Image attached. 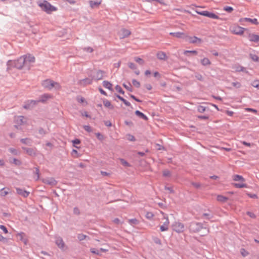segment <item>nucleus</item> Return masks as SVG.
<instances>
[{"label":"nucleus","instance_id":"10","mask_svg":"<svg viewBox=\"0 0 259 259\" xmlns=\"http://www.w3.org/2000/svg\"><path fill=\"white\" fill-rule=\"evenodd\" d=\"M104 73H105V71L101 70H97L95 75H94V76L92 75V78H93V80H95L96 81L101 80L103 79V78L104 77Z\"/></svg>","mask_w":259,"mask_h":259},{"label":"nucleus","instance_id":"29","mask_svg":"<svg viewBox=\"0 0 259 259\" xmlns=\"http://www.w3.org/2000/svg\"><path fill=\"white\" fill-rule=\"evenodd\" d=\"M52 89L54 88L56 90L59 91L61 89V86L59 83L55 82L52 80V83L51 84Z\"/></svg>","mask_w":259,"mask_h":259},{"label":"nucleus","instance_id":"52","mask_svg":"<svg viewBox=\"0 0 259 259\" xmlns=\"http://www.w3.org/2000/svg\"><path fill=\"white\" fill-rule=\"evenodd\" d=\"M34 169L35 170L33 172V173L37 176V178L35 180L37 181L39 179V169L38 167H34Z\"/></svg>","mask_w":259,"mask_h":259},{"label":"nucleus","instance_id":"21","mask_svg":"<svg viewBox=\"0 0 259 259\" xmlns=\"http://www.w3.org/2000/svg\"><path fill=\"white\" fill-rule=\"evenodd\" d=\"M135 113L137 116H138L141 119H143L145 120H148V117L146 115H145L144 113H143L142 112L139 110H136Z\"/></svg>","mask_w":259,"mask_h":259},{"label":"nucleus","instance_id":"44","mask_svg":"<svg viewBox=\"0 0 259 259\" xmlns=\"http://www.w3.org/2000/svg\"><path fill=\"white\" fill-rule=\"evenodd\" d=\"M206 108L202 105H199L197 107V111L200 113H203L206 111Z\"/></svg>","mask_w":259,"mask_h":259},{"label":"nucleus","instance_id":"50","mask_svg":"<svg viewBox=\"0 0 259 259\" xmlns=\"http://www.w3.org/2000/svg\"><path fill=\"white\" fill-rule=\"evenodd\" d=\"M115 89L118 93L123 95L124 94V92L123 91V90L122 89L120 85H116L115 87Z\"/></svg>","mask_w":259,"mask_h":259},{"label":"nucleus","instance_id":"28","mask_svg":"<svg viewBox=\"0 0 259 259\" xmlns=\"http://www.w3.org/2000/svg\"><path fill=\"white\" fill-rule=\"evenodd\" d=\"M89 3H90V7L94 9L95 8L98 7L99 6V5L101 4V1H100V2H95V1H90L89 2Z\"/></svg>","mask_w":259,"mask_h":259},{"label":"nucleus","instance_id":"36","mask_svg":"<svg viewBox=\"0 0 259 259\" xmlns=\"http://www.w3.org/2000/svg\"><path fill=\"white\" fill-rule=\"evenodd\" d=\"M233 68L235 69V71L236 72H244L245 71V68L241 66H240L239 65H235L234 67H233Z\"/></svg>","mask_w":259,"mask_h":259},{"label":"nucleus","instance_id":"31","mask_svg":"<svg viewBox=\"0 0 259 259\" xmlns=\"http://www.w3.org/2000/svg\"><path fill=\"white\" fill-rule=\"evenodd\" d=\"M24 119V116H19L16 118L15 121L18 124L21 125L24 123V122L23 121Z\"/></svg>","mask_w":259,"mask_h":259},{"label":"nucleus","instance_id":"60","mask_svg":"<svg viewBox=\"0 0 259 259\" xmlns=\"http://www.w3.org/2000/svg\"><path fill=\"white\" fill-rule=\"evenodd\" d=\"M232 84L234 87L237 89L240 88L241 86V84L239 82H233L232 83Z\"/></svg>","mask_w":259,"mask_h":259},{"label":"nucleus","instance_id":"16","mask_svg":"<svg viewBox=\"0 0 259 259\" xmlns=\"http://www.w3.org/2000/svg\"><path fill=\"white\" fill-rule=\"evenodd\" d=\"M52 97V96L50 94H44L42 95H41L39 97V99L38 100H37V103L38 102H42L45 103L49 99L51 98Z\"/></svg>","mask_w":259,"mask_h":259},{"label":"nucleus","instance_id":"33","mask_svg":"<svg viewBox=\"0 0 259 259\" xmlns=\"http://www.w3.org/2000/svg\"><path fill=\"white\" fill-rule=\"evenodd\" d=\"M228 200V198L223 195H220L217 196V200L221 202H226Z\"/></svg>","mask_w":259,"mask_h":259},{"label":"nucleus","instance_id":"54","mask_svg":"<svg viewBox=\"0 0 259 259\" xmlns=\"http://www.w3.org/2000/svg\"><path fill=\"white\" fill-rule=\"evenodd\" d=\"M240 253L243 257L246 256L249 253L244 248H241Z\"/></svg>","mask_w":259,"mask_h":259},{"label":"nucleus","instance_id":"49","mask_svg":"<svg viewBox=\"0 0 259 259\" xmlns=\"http://www.w3.org/2000/svg\"><path fill=\"white\" fill-rule=\"evenodd\" d=\"M162 175L163 176L165 177H170L171 176V172L169 170L165 169L163 171Z\"/></svg>","mask_w":259,"mask_h":259},{"label":"nucleus","instance_id":"62","mask_svg":"<svg viewBox=\"0 0 259 259\" xmlns=\"http://www.w3.org/2000/svg\"><path fill=\"white\" fill-rule=\"evenodd\" d=\"M91 252L93 253L99 255L100 254V250L96 248H91Z\"/></svg>","mask_w":259,"mask_h":259},{"label":"nucleus","instance_id":"39","mask_svg":"<svg viewBox=\"0 0 259 259\" xmlns=\"http://www.w3.org/2000/svg\"><path fill=\"white\" fill-rule=\"evenodd\" d=\"M119 160L120 161L121 164L123 165V166H124L125 167L131 166V164L127 161H126L124 159L119 158Z\"/></svg>","mask_w":259,"mask_h":259},{"label":"nucleus","instance_id":"5","mask_svg":"<svg viewBox=\"0 0 259 259\" xmlns=\"http://www.w3.org/2000/svg\"><path fill=\"white\" fill-rule=\"evenodd\" d=\"M196 12L202 16H206L210 18H212L214 19H219V17L215 14L214 13L207 11H196Z\"/></svg>","mask_w":259,"mask_h":259},{"label":"nucleus","instance_id":"7","mask_svg":"<svg viewBox=\"0 0 259 259\" xmlns=\"http://www.w3.org/2000/svg\"><path fill=\"white\" fill-rule=\"evenodd\" d=\"M172 230L177 233L183 232L184 230V225L180 222H175L172 225Z\"/></svg>","mask_w":259,"mask_h":259},{"label":"nucleus","instance_id":"63","mask_svg":"<svg viewBox=\"0 0 259 259\" xmlns=\"http://www.w3.org/2000/svg\"><path fill=\"white\" fill-rule=\"evenodd\" d=\"M96 137L99 140H103V139H104V136L103 135H102L101 134H100V133H96Z\"/></svg>","mask_w":259,"mask_h":259},{"label":"nucleus","instance_id":"23","mask_svg":"<svg viewBox=\"0 0 259 259\" xmlns=\"http://www.w3.org/2000/svg\"><path fill=\"white\" fill-rule=\"evenodd\" d=\"M103 105L105 107H106L110 109H111V110H113L114 109L113 105H112L111 104V102L109 101H108V100L104 99L103 101Z\"/></svg>","mask_w":259,"mask_h":259},{"label":"nucleus","instance_id":"47","mask_svg":"<svg viewBox=\"0 0 259 259\" xmlns=\"http://www.w3.org/2000/svg\"><path fill=\"white\" fill-rule=\"evenodd\" d=\"M223 10L227 12L228 13H231L233 12V11L234 10L233 7H230V6H225L223 8Z\"/></svg>","mask_w":259,"mask_h":259},{"label":"nucleus","instance_id":"56","mask_svg":"<svg viewBox=\"0 0 259 259\" xmlns=\"http://www.w3.org/2000/svg\"><path fill=\"white\" fill-rule=\"evenodd\" d=\"M87 237V235L83 234H78L77 235V238L79 241L83 240Z\"/></svg>","mask_w":259,"mask_h":259},{"label":"nucleus","instance_id":"57","mask_svg":"<svg viewBox=\"0 0 259 259\" xmlns=\"http://www.w3.org/2000/svg\"><path fill=\"white\" fill-rule=\"evenodd\" d=\"M72 143H73V146L76 148H79L78 147L75 146L76 144H79L80 143V140L78 139H75L74 140H73L72 141Z\"/></svg>","mask_w":259,"mask_h":259},{"label":"nucleus","instance_id":"17","mask_svg":"<svg viewBox=\"0 0 259 259\" xmlns=\"http://www.w3.org/2000/svg\"><path fill=\"white\" fill-rule=\"evenodd\" d=\"M239 22L240 23H242L244 22H250V23H251L253 24H255V25L258 24L257 20L256 18H254V19H251V18H241L239 20Z\"/></svg>","mask_w":259,"mask_h":259},{"label":"nucleus","instance_id":"11","mask_svg":"<svg viewBox=\"0 0 259 259\" xmlns=\"http://www.w3.org/2000/svg\"><path fill=\"white\" fill-rule=\"evenodd\" d=\"M55 243L58 246V247L60 248L61 249L63 250H64V247H65V245L64 242L61 237H57L55 240Z\"/></svg>","mask_w":259,"mask_h":259},{"label":"nucleus","instance_id":"9","mask_svg":"<svg viewBox=\"0 0 259 259\" xmlns=\"http://www.w3.org/2000/svg\"><path fill=\"white\" fill-rule=\"evenodd\" d=\"M37 103V100H28L25 102L23 107L25 109H30L34 107Z\"/></svg>","mask_w":259,"mask_h":259},{"label":"nucleus","instance_id":"59","mask_svg":"<svg viewBox=\"0 0 259 259\" xmlns=\"http://www.w3.org/2000/svg\"><path fill=\"white\" fill-rule=\"evenodd\" d=\"M128 66L131 69L133 70H136L137 68L136 65L132 62L129 63Z\"/></svg>","mask_w":259,"mask_h":259},{"label":"nucleus","instance_id":"45","mask_svg":"<svg viewBox=\"0 0 259 259\" xmlns=\"http://www.w3.org/2000/svg\"><path fill=\"white\" fill-rule=\"evenodd\" d=\"M251 85L257 89H259V80H255L251 83Z\"/></svg>","mask_w":259,"mask_h":259},{"label":"nucleus","instance_id":"34","mask_svg":"<svg viewBox=\"0 0 259 259\" xmlns=\"http://www.w3.org/2000/svg\"><path fill=\"white\" fill-rule=\"evenodd\" d=\"M201 63L203 66H207L210 65L211 62L207 58H204L201 60Z\"/></svg>","mask_w":259,"mask_h":259},{"label":"nucleus","instance_id":"35","mask_svg":"<svg viewBox=\"0 0 259 259\" xmlns=\"http://www.w3.org/2000/svg\"><path fill=\"white\" fill-rule=\"evenodd\" d=\"M10 162L17 166H19L22 164V162L20 160L15 158H13L11 160H10Z\"/></svg>","mask_w":259,"mask_h":259},{"label":"nucleus","instance_id":"64","mask_svg":"<svg viewBox=\"0 0 259 259\" xmlns=\"http://www.w3.org/2000/svg\"><path fill=\"white\" fill-rule=\"evenodd\" d=\"M71 154L73 157H78V153L76 150L73 149L71 152Z\"/></svg>","mask_w":259,"mask_h":259},{"label":"nucleus","instance_id":"20","mask_svg":"<svg viewBox=\"0 0 259 259\" xmlns=\"http://www.w3.org/2000/svg\"><path fill=\"white\" fill-rule=\"evenodd\" d=\"M157 58L160 60H166L167 59L166 54L162 51H159L156 54Z\"/></svg>","mask_w":259,"mask_h":259},{"label":"nucleus","instance_id":"25","mask_svg":"<svg viewBox=\"0 0 259 259\" xmlns=\"http://www.w3.org/2000/svg\"><path fill=\"white\" fill-rule=\"evenodd\" d=\"M103 85L104 88L108 89L110 91H112L113 90L112 88V84L109 81L104 80L103 81Z\"/></svg>","mask_w":259,"mask_h":259},{"label":"nucleus","instance_id":"41","mask_svg":"<svg viewBox=\"0 0 259 259\" xmlns=\"http://www.w3.org/2000/svg\"><path fill=\"white\" fill-rule=\"evenodd\" d=\"M123 86L128 91L131 92H133V90L132 86L130 82H128V85L126 84L125 83H123Z\"/></svg>","mask_w":259,"mask_h":259},{"label":"nucleus","instance_id":"2","mask_svg":"<svg viewBox=\"0 0 259 259\" xmlns=\"http://www.w3.org/2000/svg\"><path fill=\"white\" fill-rule=\"evenodd\" d=\"M189 229L192 233H198L203 230L204 232L200 234L201 236H206L209 233V229L203 227V224L201 223L192 222L190 223Z\"/></svg>","mask_w":259,"mask_h":259},{"label":"nucleus","instance_id":"61","mask_svg":"<svg viewBox=\"0 0 259 259\" xmlns=\"http://www.w3.org/2000/svg\"><path fill=\"white\" fill-rule=\"evenodd\" d=\"M83 128L85 131L89 133H91L92 131L91 127L89 125H83Z\"/></svg>","mask_w":259,"mask_h":259},{"label":"nucleus","instance_id":"53","mask_svg":"<svg viewBox=\"0 0 259 259\" xmlns=\"http://www.w3.org/2000/svg\"><path fill=\"white\" fill-rule=\"evenodd\" d=\"M5 188H2L0 190V195L1 196H5L7 194H8L9 192L5 190Z\"/></svg>","mask_w":259,"mask_h":259},{"label":"nucleus","instance_id":"55","mask_svg":"<svg viewBox=\"0 0 259 259\" xmlns=\"http://www.w3.org/2000/svg\"><path fill=\"white\" fill-rule=\"evenodd\" d=\"M126 137H127V140L130 141H136L135 137L131 134H127Z\"/></svg>","mask_w":259,"mask_h":259},{"label":"nucleus","instance_id":"8","mask_svg":"<svg viewBox=\"0 0 259 259\" xmlns=\"http://www.w3.org/2000/svg\"><path fill=\"white\" fill-rule=\"evenodd\" d=\"M22 149L24 150L26 153L30 156H36L37 155V149L34 148H27L22 147Z\"/></svg>","mask_w":259,"mask_h":259},{"label":"nucleus","instance_id":"24","mask_svg":"<svg viewBox=\"0 0 259 259\" xmlns=\"http://www.w3.org/2000/svg\"><path fill=\"white\" fill-rule=\"evenodd\" d=\"M131 32V31L126 29L123 28L121 30V34L122 35V38H125L128 37Z\"/></svg>","mask_w":259,"mask_h":259},{"label":"nucleus","instance_id":"58","mask_svg":"<svg viewBox=\"0 0 259 259\" xmlns=\"http://www.w3.org/2000/svg\"><path fill=\"white\" fill-rule=\"evenodd\" d=\"M203 217H205L208 220H209L213 218V215L212 214L208 213H204L203 214Z\"/></svg>","mask_w":259,"mask_h":259},{"label":"nucleus","instance_id":"32","mask_svg":"<svg viewBox=\"0 0 259 259\" xmlns=\"http://www.w3.org/2000/svg\"><path fill=\"white\" fill-rule=\"evenodd\" d=\"M128 223L132 226H134L139 224L140 221L137 219H132L128 220Z\"/></svg>","mask_w":259,"mask_h":259},{"label":"nucleus","instance_id":"26","mask_svg":"<svg viewBox=\"0 0 259 259\" xmlns=\"http://www.w3.org/2000/svg\"><path fill=\"white\" fill-rule=\"evenodd\" d=\"M20 142L26 145L31 146L32 144V140L30 138H24L20 140Z\"/></svg>","mask_w":259,"mask_h":259},{"label":"nucleus","instance_id":"27","mask_svg":"<svg viewBox=\"0 0 259 259\" xmlns=\"http://www.w3.org/2000/svg\"><path fill=\"white\" fill-rule=\"evenodd\" d=\"M115 96L119 100L121 101L126 106L131 107L132 108L131 103L129 102H128L127 101H126L125 99H124L123 97H122L121 96H120V95H117V94H116Z\"/></svg>","mask_w":259,"mask_h":259},{"label":"nucleus","instance_id":"22","mask_svg":"<svg viewBox=\"0 0 259 259\" xmlns=\"http://www.w3.org/2000/svg\"><path fill=\"white\" fill-rule=\"evenodd\" d=\"M169 34L177 38H184L185 36V34L181 32H170Z\"/></svg>","mask_w":259,"mask_h":259},{"label":"nucleus","instance_id":"30","mask_svg":"<svg viewBox=\"0 0 259 259\" xmlns=\"http://www.w3.org/2000/svg\"><path fill=\"white\" fill-rule=\"evenodd\" d=\"M233 180L234 181H240L242 182H243L245 181V179L242 176H240V175H235L233 176Z\"/></svg>","mask_w":259,"mask_h":259},{"label":"nucleus","instance_id":"4","mask_svg":"<svg viewBox=\"0 0 259 259\" xmlns=\"http://www.w3.org/2000/svg\"><path fill=\"white\" fill-rule=\"evenodd\" d=\"M246 30L245 28L239 26V25H234L230 28V30L231 32L233 34L237 35H242L243 34L244 30Z\"/></svg>","mask_w":259,"mask_h":259},{"label":"nucleus","instance_id":"13","mask_svg":"<svg viewBox=\"0 0 259 259\" xmlns=\"http://www.w3.org/2000/svg\"><path fill=\"white\" fill-rule=\"evenodd\" d=\"M42 183L52 186H55L57 184V181L53 178L44 179L42 180Z\"/></svg>","mask_w":259,"mask_h":259},{"label":"nucleus","instance_id":"40","mask_svg":"<svg viewBox=\"0 0 259 259\" xmlns=\"http://www.w3.org/2000/svg\"><path fill=\"white\" fill-rule=\"evenodd\" d=\"M191 184L196 189H199L203 186L201 183L192 182Z\"/></svg>","mask_w":259,"mask_h":259},{"label":"nucleus","instance_id":"43","mask_svg":"<svg viewBox=\"0 0 259 259\" xmlns=\"http://www.w3.org/2000/svg\"><path fill=\"white\" fill-rule=\"evenodd\" d=\"M188 54H190L193 55H196L197 54V52L195 50H192V51H185L184 52V54L185 55H188Z\"/></svg>","mask_w":259,"mask_h":259},{"label":"nucleus","instance_id":"48","mask_svg":"<svg viewBox=\"0 0 259 259\" xmlns=\"http://www.w3.org/2000/svg\"><path fill=\"white\" fill-rule=\"evenodd\" d=\"M134 60L136 62H137L139 64H140V65H143L144 63V61L142 59H141V58H140L139 57H135Z\"/></svg>","mask_w":259,"mask_h":259},{"label":"nucleus","instance_id":"14","mask_svg":"<svg viewBox=\"0 0 259 259\" xmlns=\"http://www.w3.org/2000/svg\"><path fill=\"white\" fill-rule=\"evenodd\" d=\"M52 83V80L50 79H47L44 81H42L41 83L42 86L47 89L48 90H52V85L51 84Z\"/></svg>","mask_w":259,"mask_h":259},{"label":"nucleus","instance_id":"51","mask_svg":"<svg viewBox=\"0 0 259 259\" xmlns=\"http://www.w3.org/2000/svg\"><path fill=\"white\" fill-rule=\"evenodd\" d=\"M132 83L136 87V88H139L140 87V83L139 81H138V80H137L136 79H133L132 80Z\"/></svg>","mask_w":259,"mask_h":259},{"label":"nucleus","instance_id":"19","mask_svg":"<svg viewBox=\"0 0 259 259\" xmlns=\"http://www.w3.org/2000/svg\"><path fill=\"white\" fill-rule=\"evenodd\" d=\"M248 39L250 41L257 42L259 41V35L253 33H249Z\"/></svg>","mask_w":259,"mask_h":259},{"label":"nucleus","instance_id":"12","mask_svg":"<svg viewBox=\"0 0 259 259\" xmlns=\"http://www.w3.org/2000/svg\"><path fill=\"white\" fill-rule=\"evenodd\" d=\"M16 190L18 194L23 196L24 198H27L30 194L29 192L20 188H16Z\"/></svg>","mask_w":259,"mask_h":259},{"label":"nucleus","instance_id":"38","mask_svg":"<svg viewBox=\"0 0 259 259\" xmlns=\"http://www.w3.org/2000/svg\"><path fill=\"white\" fill-rule=\"evenodd\" d=\"M250 58L254 62H259V57L255 54H250Z\"/></svg>","mask_w":259,"mask_h":259},{"label":"nucleus","instance_id":"6","mask_svg":"<svg viewBox=\"0 0 259 259\" xmlns=\"http://www.w3.org/2000/svg\"><path fill=\"white\" fill-rule=\"evenodd\" d=\"M88 75L90 77H87L83 79L79 80L78 82V84L83 87H85L87 85L91 84L93 81L92 75V74H88Z\"/></svg>","mask_w":259,"mask_h":259},{"label":"nucleus","instance_id":"3","mask_svg":"<svg viewBox=\"0 0 259 259\" xmlns=\"http://www.w3.org/2000/svg\"><path fill=\"white\" fill-rule=\"evenodd\" d=\"M38 5L43 11L48 14H50L51 12L56 11L57 10L56 7L52 6L47 1H44L42 3H40Z\"/></svg>","mask_w":259,"mask_h":259},{"label":"nucleus","instance_id":"46","mask_svg":"<svg viewBox=\"0 0 259 259\" xmlns=\"http://www.w3.org/2000/svg\"><path fill=\"white\" fill-rule=\"evenodd\" d=\"M195 77L198 80L202 81L204 80V78L203 77L202 75L199 73H195Z\"/></svg>","mask_w":259,"mask_h":259},{"label":"nucleus","instance_id":"1","mask_svg":"<svg viewBox=\"0 0 259 259\" xmlns=\"http://www.w3.org/2000/svg\"><path fill=\"white\" fill-rule=\"evenodd\" d=\"M35 60V57L30 54L21 56L17 60H9L7 63V70L11 69L12 68L21 70L23 67L29 70L31 67V64L34 63Z\"/></svg>","mask_w":259,"mask_h":259},{"label":"nucleus","instance_id":"37","mask_svg":"<svg viewBox=\"0 0 259 259\" xmlns=\"http://www.w3.org/2000/svg\"><path fill=\"white\" fill-rule=\"evenodd\" d=\"M234 186L237 188H247V185L244 183H234L233 184Z\"/></svg>","mask_w":259,"mask_h":259},{"label":"nucleus","instance_id":"15","mask_svg":"<svg viewBox=\"0 0 259 259\" xmlns=\"http://www.w3.org/2000/svg\"><path fill=\"white\" fill-rule=\"evenodd\" d=\"M164 219H165V222L163 223V224L160 227V230L161 232L165 231L168 230V225L169 223L168 217H164Z\"/></svg>","mask_w":259,"mask_h":259},{"label":"nucleus","instance_id":"42","mask_svg":"<svg viewBox=\"0 0 259 259\" xmlns=\"http://www.w3.org/2000/svg\"><path fill=\"white\" fill-rule=\"evenodd\" d=\"M39 134L41 136L44 137L45 135H46L47 134H48V132L47 131L44 130L42 127H39L38 130Z\"/></svg>","mask_w":259,"mask_h":259},{"label":"nucleus","instance_id":"18","mask_svg":"<svg viewBox=\"0 0 259 259\" xmlns=\"http://www.w3.org/2000/svg\"><path fill=\"white\" fill-rule=\"evenodd\" d=\"M188 40L191 44H200L202 42L201 38L196 36H189Z\"/></svg>","mask_w":259,"mask_h":259}]
</instances>
